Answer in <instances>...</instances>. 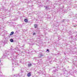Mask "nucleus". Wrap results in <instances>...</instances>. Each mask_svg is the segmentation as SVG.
<instances>
[{
    "instance_id": "obj_15",
    "label": "nucleus",
    "mask_w": 77,
    "mask_h": 77,
    "mask_svg": "<svg viewBox=\"0 0 77 77\" xmlns=\"http://www.w3.org/2000/svg\"><path fill=\"white\" fill-rule=\"evenodd\" d=\"M63 71H66V69H65V68H63Z\"/></svg>"
},
{
    "instance_id": "obj_3",
    "label": "nucleus",
    "mask_w": 77,
    "mask_h": 77,
    "mask_svg": "<svg viewBox=\"0 0 77 77\" xmlns=\"http://www.w3.org/2000/svg\"><path fill=\"white\" fill-rule=\"evenodd\" d=\"M45 9L47 11H48V10L50 9V6L49 5L45 6Z\"/></svg>"
},
{
    "instance_id": "obj_4",
    "label": "nucleus",
    "mask_w": 77,
    "mask_h": 77,
    "mask_svg": "<svg viewBox=\"0 0 77 77\" xmlns=\"http://www.w3.org/2000/svg\"><path fill=\"white\" fill-rule=\"evenodd\" d=\"M43 55L42 54V53H39L38 55V57H39V58H41V57H42Z\"/></svg>"
},
{
    "instance_id": "obj_19",
    "label": "nucleus",
    "mask_w": 77,
    "mask_h": 77,
    "mask_svg": "<svg viewBox=\"0 0 77 77\" xmlns=\"http://www.w3.org/2000/svg\"><path fill=\"white\" fill-rule=\"evenodd\" d=\"M46 51H48L49 52L50 51H49V50H48V49H47V50Z\"/></svg>"
},
{
    "instance_id": "obj_26",
    "label": "nucleus",
    "mask_w": 77,
    "mask_h": 77,
    "mask_svg": "<svg viewBox=\"0 0 77 77\" xmlns=\"http://www.w3.org/2000/svg\"><path fill=\"white\" fill-rule=\"evenodd\" d=\"M16 32H17V33H18V31H16Z\"/></svg>"
},
{
    "instance_id": "obj_27",
    "label": "nucleus",
    "mask_w": 77,
    "mask_h": 77,
    "mask_svg": "<svg viewBox=\"0 0 77 77\" xmlns=\"http://www.w3.org/2000/svg\"><path fill=\"white\" fill-rule=\"evenodd\" d=\"M1 62V60H0V63Z\"/></svg>"
},
{
    "instance_id": "obj_22",
    "label": "nucleus",
    "mask_w": 77,
    "mask_h": 77,
    "mask_svg": "<svg viewBox=\"0 0 77 77\" xmlns=\"http://www.w3.org/2000/svg\"><path fill=\"white\" fill-rule=\"evenodd\" d=\"M20 54H18V55H17V56H20Z\"/></svg>"
},
{
    "instance_id": "obj_23",
    "label": "nucleus",
    "mask_w": 77,
    "mask_h": 77,
    "mask_svg": "<svg viewBox=\"0 0 77 77\" xmlns=\"http://www.w3.org/2000/svg\"><path fill=\"white\" fill-rule=\"evenodd\" d=\"M20 63H21V60H20Z\"/></svg>"
},
{
    "instance_id": "obj_20",
    "label": "nucleus",
    "mask_w": 77,
    "mask_h": 77,
    "mask_svg": "<svg viewBox=\"0 0 77 77\" xmlns=\"http://www.w3.org/2000/svg\"><path fill=\"white\" fill-rule=\"evenodd\" d=\"M25 54H27V53H29V52L27 53L26 51H25Z\"/></svg>"
},
{
    "instance_id": "obj_14",
    "label": "nucleus",
    "mask_w": 77,
    "mask_h": 77,
    "mask_svg": "<svg viewBox=\"0 0 77 77\" xmlns=\"http://www.w3.org/2000/svg\"><path fill=\"white\" fill-rule=\"evenodd\" d=\"M34 27H35V28H37V27H38V25H37L36 24L34 25Z\"/></svg>"
},
{
    "instance_id": "obj_16",
    "label": "nucleus",
    "mask_w": 77,
    "mask_h": 77,
    "mask_svg": "<svg viewBox=\"0 0 77 77\" xmlns=\"http://www.w3.org/2000/svg\"><path fill=\"white\" fill-rule=\"evenodd\" d=\"M1 44L2 45H3L4 44V42H1Z\"/></svg>"
},
{
    "instance_id": "obj_10",
    "label": "nucleus",
    "mask_w": 77,
    "mask_h": 77,
    "mask_svg": "<svg viewBox=\"0 0 77 77\" xmlns=\"http://www.w3.org/2000/svg\"><path fill=\"white\" fill-rule=\"evenodd\" d=\"M14 32H11V34H10V36H11V35H12L14 34Z\"/></svg>"
},
{
    "instance_id": "obj_7",
    "label": "nucleus",
    "mask_w": 77,
    "mask_h": 77,
    "mask_svg": "<svg viewBox=\"0 0 77 77\" xmlns=\"http://www.w3.org/2000/svg\"><path fill=\"white\" fill-rule=\"evenodd\" d=\"M31 73L30 72H29L27 74V76L28 77H30L31 76V74H30Z\"/></svg>"
},
{
    "instance_id": "obj_5",
    "label": "nucleus",
    "mask_w": 77,
    "mask_h": 77,
    "mask_svg": "<svg viewBox=\"0 0 77 77\" xmlns=\"http://www.w3.org/2000/svg\"><path fill=\"white\" fill-rule=\"evenodd\" d=\"M29 41L31 42H33L34 41V39L33 38H30L29 39Z\"/></svg>"
},
{
    "instance_id": "obj_24",
    "label": "nucleus",
    "mask_w": 77,
    "mask_h": 77,
    "mask_svg": "<svg viewBox=\"0 0 77 77\" xmlns=\"http://www.w3.org/2000/svg\"><path fill=\"white\" fill-rule=\"evenodd\" d=\"M35 35V33H34L33 34V35Z\"/></svg>"
},
{
    "instance_id": "obj_6",
    "label": "nucleus",
    "mask_w": 77,
    "mask_h": 77,
    "mask_svg": "<svg viewBox=\"0 0 77 77\" xmlns=\"http://www.w3.org/2000/svg\"><path fill=\"white\" fill-rule=\"evenodd\" d=\"M56 71H57V70L56 69L54 70L52 72L53 73V74H56Z\"/></svg>"
},
{
    "instance_id": "obj_13",
    "label": "nucleus",
    "mask_w": 77,
    "mask_h": 77,
    "mask_svg": "<svg viewBox=\"0 0 77 77\" xmlns=\"http://www.w3.org/2000/svg\"><path fill=\"white\" fill-rule=\"evenodd\" d=\"M19 75H20V74H19L18 75H14V76H16V77H19Z\"/></svg>"
},
{
    "instance_id": "obj_25",
    "label": "nucleus",
    "mask_w": 77,
    "mask_h": 77,
    "mask_svg": "<svg viewBox=\"0 0 77 77\" xmlns=\"http://www.w3.org/2000/svg\"><path fill=\"white\" fill-rule=\"evenodd\" d=\"M52 77H56L55 76L53 75L52 76Z\"/></svg>"
},
{
    "instance_id": "obj_8",
    "label": "nucleus",
    "mask_w": 77,
    "mask_h": 77,
    "mask_svg": "<svg viewBox=\"0 0 77 77\" xmlns=\"http://www.w3.org/2000/svg\"><path fill=\"white\" fill-rule=\"evenodd\" d=\"M8 55H9V54H5L4 56V57H8Z\"/></svg>"
},
{
    "instance_id": "obj_21",
    "label": "nucleus",
    "mask_w": 77,
    "mask_h": 77,
    "mask_svg": "<svg viewBox=\"0 0 77 77\" xmlns=\"http://www.w3.org/2000/svg\"><path fill=\"white\" fill-rule=\"evenodd\" d=\"M28 2H27L28 3H29V2H30V1H30V0H28Z\"/></svg>"
},
{
    "instance_id": "obj_29",
    "label": "nucleus",
    "mask_w": 77,
    "mask_h": 77,
    "mask_svg": "<svg viewBox=\"0 0 77 77\" xmlns=\"http://www.w3.org/2000/svg\"><path fill=\"white\" fill-rule=\"evenodd\" d=\"M24 46H23V47H24Z\"/></svg>"
},
{
    "instance_id": "obj_17",
    "label": "nucleus",
    "mask_w": 77,
    "mask_h": 77,
    "mask_svg": "<svg viewBox=\"0 0 77 77\" xmlns=\"http://www.w3.org/2000/svg\"><path fill=\"white\" fill-rule=\"evenodd\" d=\"M20 28H21V27H22V25H20Z\"/></svg>"
},
{
    "instance_id": "obj_9",
    "label": "nucleus",
    "mask_w": 77,
    "mask_h": 77,
    "mask_svg": "<svg viewBox=\"0 0 77 77\" xmlns=\"http://www.w3.org/2000/svg\"><path fill=\"white\" fill-rule=\"evenodd\" d=\"M24 21L26 22V23H28V20L27 19H25L24 20Z\"/></svg>"
},
{
    "instance_id": "obj_2",
    "label": "nucleus",
    "mask_w": 77,
    "mask_h": 77,
    "mask_svg": "<svg viewBox=\"0 0 77 77\" xmlns=\"http://www.w3.org/2000/svg\"><path fill=\"white\" fill-rule=\"evenodd\" d=\"M11 60H13V64H14V62L15 63V65H17L18 64V61H15V60H16V59H15V58H13V59H11Z\"/></svg>"
},
{
    "instance_id": "obj_12",
    "label": "nucleus",
    "mask_w": 77,
    "mask_h": 77,
    "mask_svg": "<svg viewBox=\"0 0 77 77\" xmlns=\"http://www.w3.org/2000/svg\"><path fill=\"white\" fill-rule=\"evenodd\" d=\"M10 41L11 42H14V40L12 39H11Z\"/></svg>"
},
{
    "instance_id": "obj_28",
    "label": "nucleus",
    "mask_w": 77,
    "mask_h": 77,
    "mask_svg": "<svg viewBox=\"0 0 77 77\" xmlns=\"http://www.w3.org/2000/svg\"><path fill=\"white\" fill-rule=\"evenodd\" d=\"M15 57L16 58V56L15 55Z\"/></svg>"
},
{
    "instance_id": "obj_11",
    "label": "nucleus",
    "mask_w": 77,
    "mask_h": 77,
    "mask_svg": "<svg viewBox=\"0 0 77 77\" xmlns=\"http://www.w3.org/2000/svg\"><path fill=\"white\" fill-rule=\"evenodd\" d=\"M28 66L29 67H30L32 66V64L30 63V64H28Z\"/></svg>"
},
{
    "instance_id": "obj_30",
    "label": "nucleus",
    "mask_w": 77,
    "mask_h": 77,
    "mask_svg": "<svg viewBox=\"0 0 77 77\" xmlns=\"http://www.w3.org/2000/svg\"><path fill=\"white\" fill-rule=\"evenodd\" d=\"M36 32H38V31H37Z\"/></svg>"
},
{
    "instance_id": "obj_18",
    "label": "nucleus",
    "mask_w": 77,
    "mask_h": 77,
    "mask_svg": "<svg viewBox=\"0 0 77 77\" xmlns=\"http://www.w3.org/2000/svg\"><path fill=\"white\" fill-rule=\"evenodd\" d=\"M65 20V19L63 20V21H62V23H63V22H64Z\"/></svg>"
},
{
    "instance_id": "obj_1",
    "label": "nucleus",
    "mask_w": 77,
    "mask_h": 77,
    "mask_svg": "<svg viewBox=\"0 0 77 77\" xmlns=\"http://www.w3.org/2000/svg\"><path fill=\"white\" fill-rule=\"evenodd\" d=\"M17 49H18V48H17L14 49L13 51H12V50H10L8 51H5V54H9L10 53H11V54H12L13 56H14V53H17Z\"/></svg>"
}]
</instances>
